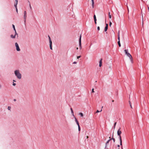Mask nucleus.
<instances>
[{"label":"nucleus","mask_w":149,"mask_h":149,"mask_svg":"<svg viewBox=\"0 0 149 149\" xmlns=\"http://www.w3.org/2000/svg\"><path fill=\"white\" fill-rule=\"evenodd\" d=\"M119 36H120V31H118V36H119Z\"/></svg>","instance_id":"36"},{"label":"nucleus","mask_w":149,"mask_h":149,"mask_svg":"<svg viewBox=\"0 0 149 149\" xmlns=\"http://www.w3.org/2000/svg\"><path fill=\"white\" fill-rule=\"evenodd\" d=\"M129 104H130H130H131V102H130V101H129Z\"/></svg>","instance_id":"41"},{"label":"nucleus","mask_w":149,"mask_h":149,"mask_svg":"<svg viewBox=\"0 0 149 149\" xmlns=\"http://www.w3.org/2000/svg\"><path fill=\"white\" fill-rule=\"evenodd\" d=\"M26 11H24V22H25L26 20V18L27 15H26Z\"/></svg>","instance_id":"8"},{"label":"nucleus","mask_w":149,"mask_h":149,"mask_svg":"<svg viewBox=\"0 0 149 149\" xmlns=\"http://www.w3.org/2000/svg\"><path fill=\"white\" fill-rule=\"evenodd\" d=\"M70 110H71V113H72V115L73 116L74 118H76V117H75V116H74V115L73 111L72 110V108H70Z\"/></svg>","instance_id":"11"},{"label":"nucleus","mask_w":149,"mask_h":149,"mask_svg":"<svg viewBox=\"0 0 149 149\" xmlns=\"http://www.w3.org/2000/svg\"><path fill=\"white\" fill-rule=\"evenodd\" d=\"M29 6H30V8L31 9H32V7L31 6V4L30 3H29Z\"/></svg>","instance_id":"32"},{"label":"nucleus","mask_w":149,"mask_h":149,"mask_svg":"<svg viewBox=\"0 0 149 149\" xmlns=\"http://www.w3.org/2000/svg\"><path fill=\"white\" fill-rule=\"evenodd\" d=\"M14 74L15 76L16 77L17 79H21L22 78V75L20 72L19 70H17L14 71Z\"/></svg>","instance_id":"1"},{"label":"nucleus","mask_w":149,"mask_h":149,"mask_svg":"<svg viewBox=\"0 0 149 149\" xmlns=\"http://www.w3.org/2000/svg\"><path fill=\"white\" fill-rule=\"evenodd\" d=\"M102 111V110L101 109V110L100 111H99V110H97L96 111V113H98V112H101V111Z\"/></svg>","instance_id":"25"},{"label":"nucleus","mask_w":149,"mask_h":149,"mask_svg":"<svg viewBox=\"0 0 149 149\" xmlns=\"http://www.w3.org/2000/svg\"><path fill=\"white\" fill-rule=\"evenodd\" d=\"M142 20L143 21V16H142ZM142 26H143V22H142Z\"/></svg>","instance_id":"37"},{"label":"nucleus","mask_w":149,"mask_h":149,"mask_svg":"<svg viewBox=\"0 0 149 149\" xmlns=\"http://www.w3.org/2000/svg\"><path fill=\"white\" fill-rule=\"evenodd\" d=\"M92 92H93V93H94L95 92L94 91V89L93 88L92 89Z\"/></svg>","instance_id":"35"},{"label":"nucleus","mask_w":149,"mask_h":149,"mask_svg":"<svg viewBox=\"0 0 149 149\" xmlns=\"http://www.w3.org/2000/svg\"><path fill=\"white\" fill-rule=\"evenodd\" d=\"M11 109V107H8V109L9 110H10V109Z\"/></svg>","instance_id":"22"},{"label":"nucleus","mask_w":149,"mask_h":149,"mask_svg":"<svg viewBox=\"0 0 149 149\" xmlns=\"http://www.w3.org/2000/svg\"><path fill=\"white\" fill-rule=\"evenodd\" d=\"M112 23L111 21H110L109 22V26H111V25L112 24Z\"/></svg>","instance_id":"27"},{"label":"nucleus","mask_w":149,"mask_h":149,"mask_svg":"<svg viewBox=\"0 0 149 149\" xmlns=\"http://www.w3.org/2000/svg\"><path fill=\"white\" fill-rule=\"evenodd\" d=\"M102 59H101L99 61V66L100 67H101L102 66Z\"/></svg>","instance_id":"10"},{"label":"nucleus","mask_w":149,"mask_h":149,"mask_svg":"<svg viewBox=\"0 0 149 149\" xmlns=\"http://www.w3.org/2000/svg\"><path fill=\"white\" fill-rule=\"evenodd\" d=\"M14 6L16 8V11L17 12V13H18V10H17V5H16V6H15V5H14Z\"/></svg>","instance_id":"18"},{"label":"nucleus","mask_w":149,"mask_h":149,"mask_svg":"<svg viewBox=\"0 0 149 149\" xmlns=\"http://www.w3.org/2000/svg\"><path fill=\"white\" fill-rule=\"evenodd\" d=\"M111 139L113 140V142L114 143L115 141V139L113 137H112Z\"/></svg>","instance_id":"23"},{"label":"nucleus","mask_w":149,"mask_h":149,"mask_svg":"<svg viewBox=\"0 0 149 149\" xmlns=\"http://www.w3.org/2000/svg\"><path fill=\"white\" fill-rule=\"evenodd\" d=\"M108 15H109V18L111 19V16L110 15V12H109V13Z\"/></svg>","instance_id":"20"},{"label":"nucleus","mask_w":149,"mask_h":149,"mask_svg":"<svg viewBox=\"0 0 149 149\" xmlns=\"http://www.w3.org/2000/svg\"><path fill=\"white\" fill-rule=\"evenodd\" d=\"M86 138H87V139L88 138V136H86Z\"/></svg>","instance_id":"42"},{"label":"nucleus","mask_w":149,"mask_h":149,"mask_svg":"<svg viewBox=\"0 0 149 149\" xmlns=\"http://www.w3.org/2000/svg\"><path fill=\"white\" fill-rule=\"evenodd\" d=\"M79 115H80L81 117H83L84 116L83 113H79Z\"/></svg>","instance_id":"15"},{"label":"nucleus","mask_w":149,"mask_h":149,"mask_svg":"<svg viewBox=\"0 0 149 149\" xmlns=\"http://www.w3.org/2000/svg\"><path fill=\"white\" fill-rule=\"evenodd\" d=\"M97 29L98 31L100 30V28L99 26H98V27H97Z\"/></svg>","instance_id":"33"},{"label":"nucleus","mask_w":149,"mask_h":149,"mask_svg":"<svg viewBox=\"0 0 149 149\" xmlns=\"http://www.w3.org/2000/svg\"><path fill=\"white\" fill-rule=\"evenodd\" d=\"M127 3L126 4V6H127V10H128V12H129V8H128V6H127Z\"/></svg>","instance_id":"26"},{"label":"nucleus","mask_w":149,"mask_h":149,"mask_svg":"<svg viewBox=\"0 0 149 149\" xmlns=\"http://www.w3.org/2000/svg\"><path fill=\"white\" fill-rule=\"evenodd\" d=\"M48 37H49V39L50 48L51 50H52V41L51 40V38H50V36H48Z\"/></svg>","instance_id":"3"},{"label":"nucleus","mask_w":149,"mask_h":149,"mask_svg":"<svg viewBox=\"0 0 149 149\" xmlns=\"http://www.w3.org/2000/svg\"><path fill=\"white\" fill-rule=\"evenodd\" d=\"M130 107H131V108H132V105H131V104H130Z\"/></svg>","instance_id":"40"},{"label":"nucleus","mask_w":149,"mask_h":149,"mask_svg":"<svg viewBox=\"0 0 149 149\" xmlns=\"http://www.w3.org/2000/svg\"><path fill=\"white\" fill-rule=\"evenodd\" d=\"M77 62L75 61H74L73 63V64H77Z\"/></svg>","instance_id":"34"},{"label":"nucleus","mask_w":149,"mask_h":149,"mask_svg":"<svg viewBox=\"0 0 149 149\" xmlns=\"http://www.w3.org/2000/svg\"><path fill=\"white\" fill-rule=\"evenodd\" d=\"M17 34H15H15L14 35H10V37L11 38H15L16 37V36Z\"/></svg>","instance_id":"12"},{"label":"nucleus","mask_w":149,"mask_h":149,"mask_svg":"<svg viewBox=\"0 0 149 149\" xmlns=\"http://www.w3.org/2000/svg\"><path fill=\"white\" fill-rule=\"evenodd\" d=\"M81 57V56H77V59H79V58H80Z\"/></svg>","instance_id":"31"},{"label":"nucleus","mask_w":149,"mask_h":149,"mask_svg":"<svg viewBox=\"0 0 149 149\" xmlns=\"http://www.w3.org/2000/svg\"><path fill=\"white\" fill-rule=\"evenodd\" d=\"M79 46L80 47V49H81V35L80 36L79 40Z\"/></svg>","instance_id":"6"},{"label":"nucleus","mask_w":149,"mask_h":149,"mask_svg":"<svg viewBox=\"0 0 149 149\" xmlns=\"http://www.w3.org/2000/svg\"><path fill=\"white\" fill-rule=\"evenodd\" d=\"M78 49V47H77V48H76L77 49H77Z\"/></svg>","instance_id":"44"},{"label":"nucleus","mask_w":149,"mask_h":149,"mask_svg":"<svg viewBox=\"0 0 149 149\" xmlns=\"http://www.w3.org/2000/svg\"><path fill=\"white\" fill-rule=\"evenodd\" d=\"M16 85V84L15 83H14V82H13V86H15Z\"/></svg>","instance_id":"29"},{"label":"nucleus","mask_w":149,"mask_h":149,"mask_svg":"<svg viewBox=\"0 0 149 149\" xmlns=\"http://www.w3.org/2000/svg\"><path fill=\"white\" fill-rule=\"evenodd\" d=\"M92 8H94V1H92Z\"/></svg>","instance_id":"17"},{"label":"nucleus","mask_w":149,"mask_h":149,"mask_svg":"<svg viewBox=\"0 0 149 149\" xmlns=\"http://www.w3.org/2000/svg\"><path fill=\"white\" fill-rule=\"evenodd\" d=\"M124 51L125 53V54L129 57L131 63H132L133 62V59L132 55L128 52V50L127 49H125Z\"/></svg>","instance_id":"2"},{"label":"nucleus","mask_w":149,"mask_h":149,"mask_svg":"<svg viewBox=\"0 0 149 149\" xmlns=\"http://www.w3.org/2000/svg\"><path fill=\"white\" fill-rule=\"evenodd\" d=\"M118 41H120V36H118Z\"/></svg>","instance_id":"30"},{"label":"nucleus","mask_w":149,"mask_h":149,"mask_svg":"<svg viewBox=\"0 0 149 149\" xmlns=\"http://www.w3.org/2000/svg\"><path fill=\"white\" fill-rule=\"evenodd\" d=\"M12 26H13V29H14V31H15V34H17V37H18V34L16 32V29H15V25L14 24H13L12 25Z\"/></svg>","instance_id":"9"},{"label":"nucleus","mask_w":149,"mask_h":149,"mask_svg":"<svg viewBox=\"0 0 149 149\" xmlns=\"http://www.w3.org/2000/svg\"><path fill=\"white\" fill-rule=\"evenodd\" d=\"M92 1H94V0H91Z\"/></svg>","instance_id":"45"},{"label":"nucleus","mask_w":149,"mask_h":149,"mask_svg":"<svg viewBox=\"0 0 149 149\" xmlns=\"http://www.w3.org/2000/svg\"><path fill=\"white\" fill-rule=\"evenodd\" d=\"M75 121L77 124V125L78 126L79 130H80L81 129H80V126H79V123H78V120H77V119H76V118H75Z\"/></svg>","instance_id":"7"},{"label":"nucleus","mask_w":149,"mask_h":149,"mask_svg":"<svg viewBox=\"0 0 149 149\" xmlns=\"http://www.w3.org/2000/svg\"><path fill=\"white\" fill-rule=\"evenodd\" d=\"M118 135L120 137V145H122V141L121 139V136H120V134L121 133V131H118Z\"/></svg>","instance_id":"4"},{"label":"nucleus","mask_w":149,"mask_h":149,"mask_svg":"<svg viewBox=\"0 0 149 149\" xmlns=\"http://www.w3.org/2000/svg\"><path fill=\"white\" fill-rule=\"evenodd\" d=\"M109 138L110 139L108 141H107L106 143V146L109 143V141L112 139H110V137H109Z\"/></svg>","instance_id":"14"},{"label":"nucleus","mask_w":149,"mask_h":149,"mask_svg":"<svg viewBox=\"0 0 149 149\" xmlns=\"http://www.w3.org/2000/svg\"><path fill=\"white\" fill-rule=\"evenodd\" d=\"M1 85H0V88L1 87Z\"/></svg>","instance_id":"46"},{"label":"nucleus","mask_w":149,"mask_h":149,"mask_svg":"<svg viewBox=\"0 0 149 149\" xmlns=\"http://www.w3.org/2000/svg\"><path fill=\"white\" fill-rule=\"evenodd\" d=\"M118 149H120L119 148H118Z\"/></svg>","instance_id":"47"},{"label":"nucleus","mask_w":149,"mask_h":149,"mask_svg":"<svg viewBox=\"0 0 149 149\" xmlns=\"http://www.w3.org/2000/svg\"><path fill=\"white\" fill-rule=\"evenodd\" d=\"M96 21H97V20H95V21H95V24H97Z\"/></svg>","instance_id":"38"},{"label":"nucleus","mask_w":149,"mask_h":149,"mask_svg":"<svg viewBox=\"0 0 149 149\" xmlns=\"http://www.w3.org/2000/svg\"><path fill=\"white\" fill-rule=\"evenodd\" d=\"M117 130H120V127H119L118 128L116 129Z\"/></svg>","instance_id":"28"},{"label":"nucleus","mask_w":149,"mask_h":149,"mask_svg":"<svg viewBox=\"0 0 149 149\" xmlns=\"http://www.w3.org/2000/svg\"><path fill=\"white\" fill-rule=\"evenodd\" d=\"M116 122L115 123H114V130H115V126H116Z\"/></svg>","instance_id":"24"},{"label":"nucleus","mask_w":149,"mask_h":149,"mask_svg":"<svg viewBox=\"0 0 149 149\" xmlns=\"http://www.w3.org/2000/svg\"><path fill=\"white\" fill-rule=\"evenodd\" d=\"M13 82H16V81L14 80H13Z\"/></svg>","instance_id":"39"},{"label":"nucleus","mask_w":149,"mask_h":149,"mask_svg":"<svg viewBox=\"0 0 149 149\" xmlns=\"http://www.w3.org/2000/svg\"><path fill=\"white\" fill-rule=\"evenodd\" d=\"M15 3L14 5H15V6H16V5H17L18 1V0H15Z\"/></svg>","instance_id":"16"},{"label":"nucleus","mask_w":149,"mask_h":149,"mask_svg":"<svg viewBox=\"0 0 149 149\" xmlns=\"http://www.w3.org/2000/svg\"><path fill=\"white\" fill-rule=\"evenodd\" d=\"M118 43L119 47L121 46V44L120 42V41H118Z\"/></svg>","instance_id":"19"},{"label":"nucleus","mask_w":149,"mask_h":149,"mask_svg":"<svg viewBox=\"0 0 149 149\" xmlns=\"http://www.w3.org/2000/svg\"><path fill=\"white\" fill-rule=\"evenodd\" d=\"M94 21L95 20H97L96 16H95V15H94Z\"/></svg>","instance_id":"21"},{"label":"nucleus","mask_w":149,"mask_h":149,"mask_svg":"<svg viewBox=\"0 0 149 149\" xmlns=\"http://www.w3.org/2000/svg\"><path fill=\"white\" fill-rule=\"evenodd\" d=\"M108 24H106V26L105 27L104 29V31H106L108 29Z\"/></svg>","instance_id":"13"},{"label":"nucleus","mask_w":149,"mask_h":149,"mask_svg":"<svg viewBox=\"0 0 149 149\" xmlns=\"http://www.w3.org/2000/svg\"><path fill=\"white\" fill-rule=\"evenodd\" d=\"M15 45L16 47V49L17 51H20V49L19 46V45L17 42H16L15 43Z\"/></svg>","instance_id":"5"},{"label":"nucleus","mask_w":149,"mask_h":149,"mask_svg":"<svg viewBox=\"0 0 149 149\" xmlns=\"http://www.w3.org/2000/svg\"><path fill=\"white\" fill-rule=\"evenodd\" d=\"M120 145H118V147H120Z\"/></svg>","instance_id":"43"}]
</instances>
